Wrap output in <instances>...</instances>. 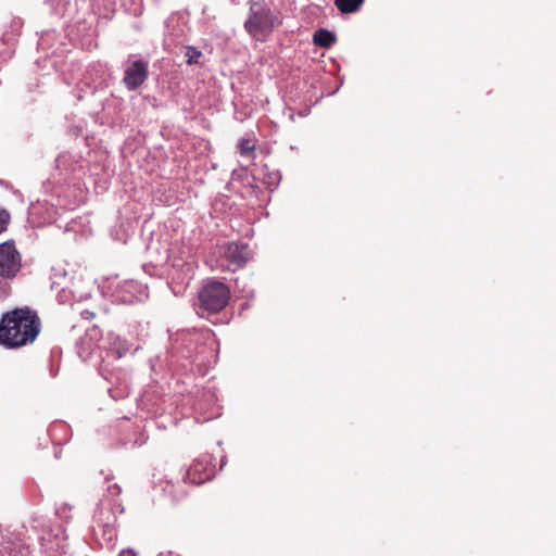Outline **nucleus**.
<instances>
[{
  "label": "nucleus",
  "instance_id": "nucleus-1",
  "mask_svg": "<svg viewBox=\"0 0 556 556\" xmlns=\"http://www.w3.org/2000/svg\"><path fill=\"white\" fill-rule=\"evenodd\" d=\"M35 340V313L29 307L14 308L0 320V344L17 349Z\"/></svg>",
  "mask_w": 556,
  "mask_h": 556
},
{
  "label": "nucleus",
  "instance_id": "nucleus-2",
  "mask_svg": "<svg viewBox=\"0 0 556 556\" xmlns=\"http://www.w3.org/2000/svg\"><path fill=\"white\" fill-rule=\"evenodd\" d=\"M198 299L201 308L210 313H218L226 307L230 291L225 283L212 280L201 288Z\"/></svg>",
  "mask_w": 556,
  "mask_h": 556
},
{
  "label": "nucleus",
  "instance_id": "nucleus-3",
  "mask_svg": "<svg viewBox=\"0 0 556 556\" xmlns=\"http://www.w3.org/2000/svg\"><path fill=\"white\" fill-rule=\"evenodd\" d=\"M277 16L264 7H252L249 20L244 26L249 34L258 40H263L275 27Z\"/></svg>",
  "mask_w": 556,
  "mask_h": 556
},
{
  "label": "nucleus",
  "instance_id": "nucleus-4",
  "mask_svg": "<svg viewBox=\"0 0 556 556\" xmlns=\"http://www.w3.org/2000/svg\"><path fill=\"white\" fill-rule=\"evenodd\" d=\"M20 254L13 242L0 244V278L12 279L20 270Z\"/></svg>",
  "mask_w": 556,
  "mask_h": 556
},
{
  "label": "nucleus",
  "instance_id": "nucleus-5",
  "mask_svg": "<svg viewBox=\"0 0 556 556\" xmlns=\"http://www.w3.org/2000/svg\"><path fill=\"white\" fill-rule=\"evenodd\" d=\"M224 257L228 262V269L235 271L250 260L251 253L247 244L232 242L225 247Z\"/></svg>",
  "mask_w": 556,
  "mask_h": 556
},
{
  "label": "nucleus",
  "instance_id": "nucleus-6",
  "mask_svg": "<svg viewBox=\"0 0 556 556\" xmlns=\"http://www.w3.org/2000/svg\"><path fill=\"white\" fill-rule=\"evenodd\" d=\"M144 295V289L135 280L123 281L114 291L116 300L125 304H131L135 301H140Z\"/></svg>",
  "mask_w": 556,
  "mask_h": 556
},
{
  "label": "nucleus",
  "instance_id": "nucleus-7",
  "mask_svg": "<svg viewBox=\"0 0 556 556\" xmlns=\"http://www.w3.org/2000/svg\"><path fill=\"white\" fill-rule=\"evenodd\" d=\"M147 76V64L142 61H135L127 67L124 76V83L129 90H135L143 84Z\"/></svg>",
  "mask_w": 556,
  "mask_h": 556
},
{
  "label": "nucleus",
  "instance_id": "nucleus-8",
  "mask_svg": "<svg viewBox=\"0 0 556 556\" xmlns=\"http://www.w3.org/2000/svg\"><path fill=\"white\" fill-rule=\"evenodd\" d=\"M106 340L109 343V351L115 355L116 358H121L130 350V344L117 334L109 333Z\"/></svg>",
  "mask_w": 556,
  "mask_h": 556
},
{
  "label": "nucleus",
  "instance_id": "nucleus-9",
  "mask_svg": "<svg viewBox=\"0 0 556 556\" xmlns=\"http://www.w3.org/2000/svg\"><path fill=\"white\" fill-rule=\"evenodd\" d=\"M313 39L315 45L323 48H330L336 42L334 34L327 29L316 30Z\"/></svg>",
  "mask_w": 556,
  "mask_h": 556
},
{
  "label": "nucleus",
  "instance_id": "nucleus-10",
  "mask_svg": "<svg viewBox=\"0 0 556 556\" xmlns=\"http://www.w3.org/2000/svg\"><path fill=\"white\" fill-rule=\"evenodd\" d=\"M364 0H334V3L337 8L342 13H354L356 12L361 5L363 4Z\"/></svg>",
  "mask_w": 556,
  "mask_h": 556
},
{
  "label": "nucleus",
  "instance_id": "nucleus-11",
  "mask_svg": "<svg viewBox=\"0 0 556 556\" xmlns=\"http://www.w3.org/2000/svg\"><path fill=\"white\" fill-rule=\"evenodd\" d=\"M185 50V58L189 65L200 64V59L202 58V52L200 50L191 46H187Z\"/></svg>",
  "mask_w": 556,
  "mask_h": 556
},
{
  "label": "nucleus",
  "instance_id": "nucleus-12",
  "mask_svg": "<svg viewBox=\"0 0 556 556\" xmlns=\"http://www.w3.org/2000/svg\"><path fill=\"white\" fill-rule=\"evenodd\" d=\"M8 556H31L29 546H26L22 543L21 540L18 542L13 543V547H11Z\"/></svg>",
  "mask_w": 556,
  "mask_h": 556
},
{
  "label": "nucleus",
  "instance_id": "nucleus-13",
  "mask_svg": "<svg viewBox=\"0 0 556 556\" xmlns=\"http://www.w3.org/2000/svg\"><path fill=\"white\" fill-rule=\"evenodd\" d=\"M10 220V213L7 210L0 207V235L8 229Z\"/></svg>",
  "mask_w": 556,
  "mask_h": 556
},
{
  "label": "nucleus",
  "instance_id": "nucleus-14",
  "mask_svg": "<svg viewBox=\"0 0 556 556\" xmlns=\"http://www.w3.org/2000/svg\"><path fill=\"white\" fill-rule=\"evenodd\" d=\"M239 150L241 154H249L254 150V143L250 139H242L239 142Z\"/></svg>",
  "mask_w": 556,
  "mask_h": 556
},
{
  "label": "nucleus",
  "instance_id": "nucleus-15",
  "mask_svg": "<svg viewBox=\"0 0 556 556\" xmlns=\"http://www.w3.org/2000/svg\"><path fill=\"white\" fill-rule=\"evenodd\" d=\"M87 344V340L86 339H83L81 342H80V345L78 348V355L80 356V358H83L84 361L88 359L91 354H92V351H90V349L88 348H84V345Z\"/></svg>",
  "mask_w": 556,
  "mask_h": 556
},
{
  "label": "nucleus",
  "instance_id": "nucleus-16",
  "mask_svg": "<svg viewBox=\"0 0 556 556\" xmlns=\"http://www.w3.org/2000/svg\"><path fill=\"white\" fill-rule=\"evenodd\" d=\"M0 292L2 295H8L10 292V285L0 280Z\"/></svg>",
  "mask_w": 556,
  "mask_h": 556
},
{
  "label": "nucleus",
  "instance_id": "nucleus-17",
  "mask_svg": "<svg viewBox=\"0 0 556 556\" xmlns=\"http://www.w3.org/2000/svg\"><path fill=\"white\" fill-rule=\"evenodd\" d=\"M109 492H110V494H112L113 496H116V495H118V494L121 493V488H119V485L114 484V485H112V486H109Z\"/></svg>",
  "mask_w": 556,
  "mask_h": 556
},
{
  "label": "nucleus",
  "instance_id": "nucleus-18",
  "mask_svg": "<svg viewBox=\"0 0 556 556\" xmlns=\"http://www.w3.org/2000/svg\"><path fill=\"white\" fill-rule=\"evenodd\" d=\"M117 556H136L131 549H124Z\"/></svg>",
  "mask_w": 556,
  "mask_h": 556
},
{
  "label": "nucleus",
  "instance_id": "nucleus-19",
  "mask_svg": "<svg viewBox=\"0 0 556 556\" xmlns=\"http://www.w3.org/2000/svg\"><path fill=\"white\" fill-rule=\"evenodd\" d=\"M81 316H83L84 318H86V319H90V318H93V317H94V314H93L92 312H90V311H84V312L81 313Z\"/></svg>",
  "mask_w": 556,
  "mask_h": 556
},
{
  "label": "nucleus",
  "instance_id": "nucleus-20",
  "mask_svg": "<svg viewBox=\"0 0 556 556\" xmlns=\"http://www.w3.org/2000/svg\"><path fill=\"white\" fill-rule=\"evenodd\" d=\"M13 26H14L15 30L17 31L21 27V23L18 21H16V22H14Z\"/></svg>",
  "mask_w": 556,
  "mask_h": 556
},
{
  "label": "nucleus",
  "instance_id": "nucleus-21",
  "mask_svg": "<svg viewBox=\"0 0 556 556\" xmlns=\"http://www.w3.org/2000/svg\"><path fill=\"white\" fill-rule=\"evenodd\" d=\"M3 40H5V41H10V40H11V38H10V37L4 36V37H3Z\"/></svg>",
  "mask_w": 556,
  "mask_h": 556
},
{
  "label": "nucleus",
  "instance_id": "nucleus-22",
  "mask_svg": "<svg viewBox=\"0 0 556 556\" xmlns=\"http://www.w3.org/2000/svg\"><path fill=\"white\" fill-rule=\"evenodd\" d=\"M49 556H60V554L59 553H54V554L49 555Z\"/></svg>",
  "mask_w": 556,
  "mask_h": 556
}]
</instances>
